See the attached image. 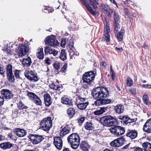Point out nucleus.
<instances>
[{
	"label": "nucleus",
	"mask_w": 151,
	"mask_h": 151,
	"mask_svg": "<svg viewBox=\"0 0 151 151\" xmlns=\"http://www.w3.org/2000/svg\"><path fill=\"white\" fill-rule=\"evenodd\" d=\"M91 94L93 98L96 100L93 104L95 106L105 105L112 102L111 99L107 98L109 96V94L108 90L106 87L101 86L94 88Z\"/></svg>",
	"instance_id": "f257e3e1"
},
{
	"label": "nucleus",
	"mask_w": 151,
	"mask_h": 151,
	"mask_svg": "<svg viewBox=\"0 0 151 151\" xmlns=\"http://www.w3.org/2000/svg\"><path fill=\"white\" fill-rule=\"evenodd\" d=\"M67 140L71 147L73 149H76L80 145V137L77 133H73L68 137Z\"/></svg>",
	"instance_id": "f03ea898"
},
{
	"label": "nucleus",
	"mask_w": 151,
	"mask_h": 151,
	"mask_svg": "<svg viewBox=\"0 0 151 151\" xmlns=\"http://www.w3.org/2000/svg\"><path fill=\"white\" fill-rule=\"evenodd\" d=\"M52 120L49 116L43 118L40 122V128L47 132H49L52 127Z\"/></svg>",
	"instance_id": "7ed1b4c3"
},
{
	"label": "nucleus",
	"mask_w": 151,
	"mask_h": 151,
	"mask_svg": "<svg viewBox=\"0 0 151 151\" xmlns=\"http://www.w3.org/2000/svg\"><path fill=\"white\" fill-rule=\"evenodd\" d=\"M97 75L95 70H91L85 72L82 75V80L83 83L91 84L93 82L95 76Z\"/></svg>",
	"instance_id": "20e7f679"
},
{
	"label": "nucleus",
	"mask_w": 151,
	"mask_h": 151,
	"mask_svg": "<svg viewBox=\"0 0 151 151\" xmlns=\"http://www.w3.org/2000/svg\"><path fill=\"white\" fill-rule=\"evenodd\" d=\"M100 120L103 126L107 127H113L117 122L116 119L110 115L103 116L100 118Z\"/></svg>",
	"instance_id": "39448f33"
},
{
	"label": "nucleus",
	"mask_w": 151,
	"mask_h": 151,
	"mask_svg": "<svg viewBox=\"0 0 151 151\" xmlns=\"http://www.w3.org/2000/svg\"><path fill=\"white\" fill-rule=\"evenodd\" d=\"M29 50V46L27 44L24 42L19 44V47L16 49V52L19 57L26 55Z\"/></svg>",
	"instance_id": "423d86ee"
},
{
	"label": "nucleus",
	"mask_w": 151,
	"mask_h": 151,
	"mask_svg": "<svg viewBox=\"0 0 151 151\" xmlns=\"http://www.w3.org/2000/svg\"><path fill=\"white\" fill-rule=\"evenodd\" d=\"M28 137L33 145H36L40 143L44 139L45 136L38 134H30Z\"/></svg>",
	"instance_id": "0eeeda50"
},
{
	"label": "nucleus",
	"mask_w": 151,
	"mask_h": 151,
	"mask_svg": "<svg viewBox=\"0 0 151 151\" xmlns=\"http://www.w3.org/2000/svg\"><path fill=\"white\" fill-rule=\"evenodd\" d=\"M110 132L115 135H122L124 133L125 129L123 127L114 124L109 129Z\"/></svg>",
	"instance_id": "6e6552de"
},
{
	"label": "nucleus",
	"mask_w": 151,
	"mask_h": 151,
	"mask_svg": "<svg viewBox=\"0 0 151 151\" xmlns=\"http://www.w3.org/2000/svg\"><path fill=\"white\" fill-rule=\"evenodd\" d=\"M45 42L48 45L54 47L58 45L59 44L58 41L56 40L55 36L52 35L46 37Z\"/></svg>",
	"instance_id": "1a4fd4ad"
},
{
	"label": "nucleus",
	"mask_w": 151,
	"mask_h": 151,
	"mask_svg": "<svg viewBox=\"0 0 151 151\" xmlns=\"http://www.w3.org/2000/svg\"><path fill=\"white\" fill-rule=\"evenodd\" d=\"M27 96L29 99L32 101L37 105L41 106L42 102L41 100L38 96L35 93L28 91Z\"/></svg>",
	"instance_id": "9d476101"
},
{
	"label": "nucleus",
	"mask_w": 151,
	"mask_h": 151,
	"mask_svg": "<svg viewBox=\"0 0 151 151\" xmlns=\"http://www.w3.org/2000/svg\"><path fill=\"white\" fill-rule=\"evenodd\" d=\"M1 93L3 99L9 100L13 98L14 94L12 91L7 89H2L1 91Z\"/></svg>",
	"instance_id": "9b49d317"
},
{
	"label": "nucleus",
	"mask_w": 151,
	"mask_h": 151,
	"mask_svg": "<svg viewBox=\"0 0 151 151\" xmlns=\"http://www.w3.org/2000/svg\"><path fill=\"white\" fill-rule=\"evenodd\" d=\"M73 125L70 124L67 125L63 127L59 133V135L61 137L69 133L71 129L73 128Z\"/></svg>",
	"instance_id": "f8f14e48"
},
{
	"label": "nucleus",
	"mask_w": 151,
	"mask_h": 151,
	"mask_svg": "<svg viewBox=\"0 0 151 151\" xmlns=\"http://www.w3.org/2000/svg\"><path fill=\"white\" fill-rule=\"evenodd\" d=\"M61 137L55 136L53 138V143L56 147L58 150H61L63 146V141Z\"/></svg>",
	"instance_id": "ddd939ff"
},
{
	"label": "nucleus",
	"mask_w": 151,
	"mask_h": 151,
	"mask_svg": "<svg viewBox=\"0 0 151 151\" xmlns=\"http://www.w3.org/2000/svg\"><path fill=\"white\" fill-rule=\"evenodd\" d=\"M114 21L113 22L114 23V27L115 30L117 31L118 28H120V25L119 23L120 22V18L119 16L116 11H114Z\"/></svg>",
	"instance_id": "4468645a"
},
{
	"label": "nucleus",
	"mask_w": 151,
	"mask_h": 151,
	"mask_svg": "<svg viewBox=\"0 0 151 151\" xmlns=\"http://www.w3.org/2000/svg\"><path fill=\"white\" fill-rule=\"evenodd\" d=\"M14 133L19 137H23L25 136L27 132L24 129L18 128H16L13 129Z\"/></svg>",
	"instance_id": "2eb2a0df"
},
{
	"label": "nucleus",
	"mask_w": 151,
	"mask_h": 151,
	"mask_svg": "<svg viewBox=\"0 0 151 151\" xmlns=\"http://www.w3.org/2000/svg\"><path fill=\"white\" fill-rule=\"evenodd\" d=\"M111 108V107L110 106L101 107L99 109H97L93 113L95 115H100L109 110Z\"/></svg>",
	"instance_id": "dca6fc26"
},
{
	"label": "nucleus",
	"mask_w": 151,
	"mask_h": 151,
	"mask_svg": "<svg viewBox=\"0 0 151 151\" xmlns=\"http://www.w3.org/2000/svg\"><path fill=\"white\" fill-rule=\"evenodd\" d=\"M119 29V28H118L116 31V30H115L114 27V31L115 36L116 37L118 41L119 42H121L123 40V35L125 32V31L124 29H121L120 32H118Z\"/></svg>",
	"instance_id": "f3484780"
},
{
	"label": "nucleus",
	"mask_w": 151,
	"mask_h": 151,
	"mask_svg": "<svg viewBox=\"0 0 151 151\" xmlns=\"http://www.w3.org/2000/svg\"><path fill=\"white\" fill-rule=\"evenodd\" d=\"M43 98L45 105L46 106H49L52 102V97L48 93H47L44 94Z\"/></svg>",
	"instance_id": "a211bd4d"
},
{
	"label": "nucleus",
	"mask_w": 151,
	"mask_h": 151,
	"mask_svg": "<svg viewBox=\"0 0 151 151\" xmlns=\"http://www.w3.org/2000/svg\"><path fill=\"white\" fill-rule=\"evenodd\" d=\"M14 145L10 142H3L0 144V147L3 150L10 149L13 147Z\"/></svg>",
	"instance_id": "6ab92c4d"
},
{
	"label": "nucleus",
	"mask_w": 151,
	"mask_h": 151,
	"mask_svg": "<svg viewBox=\"0 0 151 151\" xmlns=\"http://www.w3.org/2000/svg\"><path fill=\"white\" fill-rule=\"evenodd\" d=\"M143 129L147 133H151V118L148 119L144 124Z\"/></svg>",
	"instance_id": "aec40b11"
},
{
	"label": "nucleus",
	"mask_w": 151,
	"mask_h": 151,
	"mask_svg": "<svg viewBox=\"0 0 151 151\" xmlns=\"http://www.w3.org/2000/svg\"><path fill=\"white\" fill-rule=\"evenodd\" d=\"M61 103L70 106H73V101L67 95H64L61 99Z\"/></svg>",
	"instance_id": "412c9836"
},
{
	"label": "nucleus",
	"mask_w": 151,
	"mask_h": 151,
	"mask_svg": "<svg viewBox=\"0 0 151 151\" xmlns=\"http://www.w3.org/2000/svg\"><path fill=\"white\" fill-rule=\"evenodd\" d=\"M124 110V106L122 104H118L114 106L113 110L117 114H120L123 113Z\"/></svg>",
	"instance_id": "4be33fe9"
},
{
	"label": "nucleus",
	"mask_w": 151,
	"mask_h": 151,
	"mask_svg": "<svg viewBox=\"0 0 151 151\" xmlns=\"http://www.w3.org/2000/svg\"><path fill=\"white\" fill-rule=\"evenodd\" d=\"M137 132L135 130H130L128 129L126 136L129 137L132 139H133L137 137Z\"/></svg>",
	"instance_id": "5701e85b"
},
{
	"label": "nucleus",
	"mask_w": 151,
	"mask_h": 151,
	"mask_svg": "<svg viewBox=\"0 0 151 151\" xmlns=\"http://www.w3.org/2000/svg\"><path fill=\"white\" fill-rule=\"evenodd\" d=\"M68 117L70 119L73 118L76 114L75 109L73 107L68 108L66 111Z\"/></svg>",
	"instance_id": "b1692460"
},
{
	"label": "nucleus",
	"mask_w": 151,
	"mask_h": 151,
	"mask_svg": "<svg viewBox=\"0 0 151 151\" xmlns=\"http://www.w3.org/2000/svg\"><path fill=\"white\" fill-rule=\"evenodd\" d=\"M81 4L86 7L87 10L93 16L95 15V12L93 10L92 8L86 2V0H83V1L81 2Z\"/></svg>",
	"instance_id": "393cba45"
},
{
	"label": "nucleus",
	"mask_w": 151,
	"mask_h": 151,
	"mask_svg": "<svg viewBox=\"0 0 151 151\" xmlns=\"http://www.w3.org/2000/svg\"><path fill=\"white\" fill-rule=\"evenodd\" d=\"M80 147L81 149L83 151H88L90 148V146L86 141H82L80 144Z\"/></svg>",
	"instance_id": "a878e982"
},
{
	"label": "nucleus",
	"mask_w": 151,
	"mask_h": 151,
	"mask_svg": "<svg viewBox=\"0 0 151 151\" xmlns=\"http://www.w3.org/2000/svg\"><path fill=\"white\" fill-rule=\"evenodd\" d=\"M101 6L104 11L108 13L107 14L108 16H110L113 12V10L112 9L110 8L109 6L106 4H101Z\"/></svg>",
	"instance_id": "bb28decb"
},
{
	"label": "nucleus",
	"mask_w": 151,
	"mask_h": 151,
	"mask_svg": "<svg viewBox=\"0 0 151 151\" xmlns=\"http://www.w3.org/2000/svg\"><path fill=\"white\" fill-rule=\"evenodd\" d=\"M104 19L106 23L105 24H104V33H109L110 32L109 27V21L107 18L105 17Z\"/></svg>",
	"instance_id": "cd10ccee"
},
{
	"label": "nucleus",
	"mask_w": 151,
	"mask_h": 151,
	"mask_svg": "<svg viewBox=\"0 0 151 151\" xmlns=\"http://www.w3.org/2000/svg\"><path fill=\"white\" fill-rule=\"evenodd\" d=\"M45 54H52L54 56H56L58 54V52L55 49L51 48L46 47L45 49Z\"/></svg>",
	"instance_id": "c85d7f7f"
},
{
	"label": "nucleus",
	"mask_w": 151,
	"mask_h": 151,
	"mask_svg": "<svg viewBox=\"0 0 151 151\" xmlns=\"http://www.w3.org/2000/svg\"><path fill=\"white\" fill-rule=\"evenodd\" d=\"M22 62V64L24 66L29 67L32 63L31 59L29 57H28L27 58H23Z\"/></svg>",
	"instance_id": "c756f323"
},
{
	"label": "nucleus",
	"mask_w": 151,
	"mask_h": 151,
	"mask_svg": "<svg viewBox=\"0 0 151 151\" xmlns=\"http://www.w3.org/2000/svg\"><path fill=\"white\" fill-rule=\"evenodd\" d=\"M59 58L63 61H65L67 59V52L65 49H63L61 50Z\"/></svg>",
	"instance_id": "7c9ffc66"
},
{
	"label": "nucleus",
	"mask_w": 151,
	"mask_h": 151,
	"mask_svg": "<svg viewBox=\"0 0 151 151\" xmlns=\"http://www.w3.org/2000/svg\"><path fill=\"white\" fill-rule=\"evenodd\" d=\"M88 104V101H87L81 103H78L76 105L78 109L83 110L85 109Z\"/></svg>",
	"instance_id": "2f4dec72"
},
{
	"label": "nucleus",
	"mask_w": 151,
	"mask_h": 151,
	"mask_svg": "<svg viewBox=\"0 0 151 151\" xmlns=\"http://www.w3.org/2000/svg\"><path fill=\"white\" fill-rule=\"evenodd\" d=\"M7 79L8 81L11 83L15 82V79L13 73L6 74Z\"/></svg>",
	"instance_id": "473e14b6"
},
{
	"label": "nucleus",
	"mask_w": 151,
	"mask_h": 151,
	"mask_svg": "<svg viewBox=\"0 0 151 151\" xmlns=\"http://www.w3.org/2000/svg\"><path fill=\"white\" fill-rule=\"evenodd\" d=\"M145 151H151V144L148 142H145L142 144Z\"/></svg>",
	"instance_id": "72a5a7b5"
},
{
	"label": "nucleus",
	"mask_w": 151,
	"mask_h": 151,
	"mask_svg": "<svg viewBox=\"0 0 151 151\" xmlns=\"http://www.w3.org/2000/svg\"><path fill=\"white\" fill-rule=\"evenodd\" d=\"M13 45H14V44L12 45L11 48L10 47H9L8 45H6L4 47L6 48L4 49V51L7 54L9 55H12L13 54V50L12 49H11V48L13 47Z\"/></svg>",
	"instance_id": "f704fd0d"
},
{
	"label": "nucleus",
	"mask_w": 151,
	"mask_h": 151,
	"mask_svg": "<svg viewBox=\"0 0 151 151\" xmlns=\"http://www.w3.org/2000/svg\"><path fill=\"white\" fill-rule=\"evenodd\" d=\"M50 87L52 89L57 90L58 91H60L61 89L62 88L61 85L55 84V83H52L50 86Z\"/></svg>",
	"instance_id": "c9c22d12"
},
{
	"label": "nucleus",
	"mask_w": 151,
	"mask_h": 151,
	"mask_svg": "<svg viewBox=\"0 0 151 151\" xmlns=\"http://www.w3.org/2000/svg\"><path fill=\"white\" fill-rule=\"evenodd\" d=\"M38 51L37 52L36 56L39 59L42 60L44 57L43 49L42 48H40V49H38Z\"/></svg>",
	"instance_id": "e433bc0d"
},
{
	"label": "nucleus",
	"mask_w": 151,
	"mask_h": 151,
	"mask_svg": "<svg viewBox=\"0 0 151 151\" xmlns=\"http://www.w3.org/2000/svg\"><path fill=\"white\" fill-rule=\"evenodd\" d=\"M30 74H31V77L32 79V81L37 82L40 79V78L37 76V74L34 70H30Z\"/></svg>",
	"instance_id": "4c0bfd02"
},
{
	"label": "nucleus",
	"mask_w": 151,
	"mask_h": 151,
	"mask_svg": "<svg viewBox=\"0 0 151 151\" xmlns=\"http://www.w3.org/2000/svg\"><path fill=\"white\" fill-rule=\"evenodd\" d=\"M17 106L20 110H23L28 109V107L25 106L22 101H20L17 104Z\"/></svg>",
	"instance_id": "58836bf2"
},
{
	"label": "nucleus",
	"mask_w": 151,
	"mask_h": 151,
	"mask_svg": "<svg viewBox=\"0 0 151 151\" xmlns=\"http://www.w3.org/2000/svg\"><path fill=\"white\" fill-rule=\"evenodd\" d=\"M142 100L145 104L148 106L151 104V102L149 100L148 96L145 94H144L143 96Z\"/></svg>",
	"instance_id": "ea45409f"
},
{
	"label": "nucleus",
	"mask_w": 151,
	"mask_h": 151,
	"mask_svg": "<svg viewBox=\"0 0 151 151\" xmlns=\"http://www.w3.org/2000/svg\"><path fill=\"white\" fill-rule=\"evenodd\" d=\"M76 104H77L78 103H81L85 102L86 100V98H82L80 95L77 96L76 99Z\"/></svg>",
	"instance_id": "a19ab883"
},
{
	"label": "nucleus",
	"mask_w": 151,
	"mask_h": 151,
	"mask_svg": "<svg viewBox=\"0 0 151 151\" xmlns=\"http://www.w3.org/2000/svg\"><path fill=\"white\" fill-rule=\"evenodd\" d=\"M87 0L86 2H88L90 5L93 6V9H95L97 8L96 4H98V0Z\"/></svg>",
	"instance_id": "79ce46f5"
},
{
	"label": "nucleus",
	"mask_w": 151,
	"mask_h": 151,
	"mask_svg": "<svg viewBox=\"0 0 151 151\" xmlns=\"http://www.w3.org/2000/svg\"><path fill=\"white\" fill-rule=\"evenodd\" d=\"M92 122H86L84 124L85 128L88 130H91L93 129Z\"/></svg>",
	"instance_id": "37998d69"
},
{
	"label": "nucleus",
	"mask_w": 151,
	"mask_h": 151,
	"mask_svg": "<svg viewBox=\"0 0 151 151\" xmlns=\"http://www.w3.org/2000/svg\"><path fill=\"white\" fill-rule=\"evenodd\" d=\"M6 74L13 73V66L10 64L7 65L6 67Z\"/></svg>",
	"instance_id": "c03bdc74"
},
{
	"label": "nucleus",
	"mask_w": 151,
	"mask_h": 151,
	"mask_svg": "<svg viewBox=\"0 0 151 151\" xmlns=\"http://www.w3.org/2000/svg\"><path fill=\"white\" fill-rule=\"evenodd\" d=\"M104 34L103 35L102 37V40L105 41L107 43L110 42V35L109 34V33H104Z\"/></svg>",
	"instance_id": "a18cd8bd"
},
{
	"label": "nucleus",
	"mask_w": 151,
	"mask_h": 151,
	"mask_svg": "<svg viewBox=\"0 0 151 151\" xmlns=\"http://www.w3.org/2000/svg\"><path fill=\"white\" fill-rule=\"evenodd\" d=\"M24 76L25 77L30 81H32V78L31 77V74H30V70H27L25 71Z\"/></svg>",
	"instance_id": "49530a36"
},
{
	"label": "nucleus",
	"mask_w": 151,
	"mask_h": 151,
	"mask_svg": "<svg viewBox=\"0 0 151 151\" xmlns=\"http://www.w3.org/2000/svg\"><path fill=\"white\" fill-rule=\"evenodd\" d=\"M19 109H15L12 110V114H14L16 116H17L19 113L24 114L25 112L22 111H19Z\"/></svg>",
	"instance_id": "de8ad7c7"
},
{
	"label": "nucleus",
	"mask_w": 151,
	"mask_h": 151,
	"mask_svg": "<svg viewBox=\"0 0 151 151\" xmlns=\"http://www.w3.org/2000/svg\"><path fill=\"white\" fill-rule=\"evenodd\" d=\"M117 141L118 142V144L119 145V146H120L123 145L125 141V138L123 137H121L118 138L116 139Z\"/></svg>",
	"instance_id": "09e8293b"
},
{
	"label": "nucleus",
	"mask_w": 151,
	"mask_h": 151,
	"mask_svg": "<svg viewBox=\"0 0 151 151\" xmlns=\"http://www.w3.org/2000/svg\"><path fill=\"white\" fill-rule=\"evenodd\" d=\"M118 142L116 139H115L110 143V145L111 146L114 147H119L120 146H119Z\"/></svg>",
	"instance_id": "8fccbe9b"
},
{
	"label": "nucleus",
	"mask_w": 151,
	"mask_h": 151,
	"mask_svg": "<svg viewBox=\"0 0 151 151\" xmlns=\"http://www.w3.org/2000/svg\"><path fill=\"white\" fill-rule=\"evenodd\" d=\"M133 84L132 80L129 77L127 78L126 81V84L127 86L130 87Z\"/></svg>",
	"instance_id": "3c124183"
},
{
	"label": "nucleus",
	"mask_w": 151,
	"mask_h": 151,
	"mask_svg": "<svg viewBox=\"0 0 151 151\" xmlns=\"http://www.w3.org/2000/svg\"><path fill=\"white\" fill-rule=\"evenodd\" d=\"M110 74L112 80L114 81L115 80V73L112 69V66L111 65L110 67Z\"/></svg>",
	"instance_id": "603ef678"
},
{
	"label": "nucleus",
	"mask_w": 151,
	"mask_h": 151,
	"mask_svg": "<svg viewBox=\"0 0 151 151\" xmlns=\"http://www.w3.org/2000/svg\"><path fill=\"white\" fill-rule=\"evenodd\" d=\"M54 68L56 70H58L60 67V63L57 61H55L52 64Z\"/></svg>",
	"instance_id": "864d4df0"
},
{
	"label": "nucleus",
	"mask_w": 151,
	"mask_h": 151,
	"mask_svg": "<svg viewBox=\"0 0 151 151\" xmlns=\"http://www.w3.org/2000/svg\"><path fill=\"white\" fill-rule=\"evenodd\" d=\"M20 70H15L14 71V77L18 79L20 78L19 76Z\"/></svg>",
	"instance_id": "5fc2aeb1"
},
{
	"label": "nucleus",
	"mask_w": 151,
	"mask_h": 151,
	"mask_svg": "<svg viewBox=\"0 0 151 151\" xmlns=\"http://www.w3.org/2000/svg\"><path fill=\"white\" fill-rule=\"evenodd\" d=\"M85 117H79L77 119L78 122V123L79 125L81 126L82 124L84 122L85 120Z\"/></svg>",
	"instance_id": "6e6d98bb"
},
{
	"label": "nucleus",
	"mask_w": 151,
	"mask_h": 151,
	"mask_svg": "<svg viewBox=\"0 0 151 151\" xmlns=\"http://www.w3.org/2000/svg\"><path fill=\"white\" fill-rule=\"evenodd\" d=\"M129 90L130 93L133 96H135L136 95L137 92L136 89L135 88H131L129 89Z\"/></svg>",
	"instance_id": "4d7b16f0"
},
{
	"label": "nucleus",
	"mask_w": 151,
	"mask_h": 151,
	"mask_svg": "<svg viewBox=\"0 0 151 151\" xmlns=\"http://www.w3.org/2000/svg\"><path fill=\"white\" fill-rule=\"evenodd\" d=\"M0 64V74H1L3 77H4V74L5 71L3 68L1 66Z\"/></svg>",
	"instance_id": "13d9d810"
},
{
	"label": "nucleus",
	"mask_w": 151,
	"mask_h": 151,
	"mask_svg": "<svg viewBox=\"0 0 151 151\" xmlns=\"http://www.w3.org/2000/svg\"><path fill=\"white\" fill-rule=\"evenodd\" d=\"M135 120L134 119H130L129 117V119H128L127 121H126L125 123V124H127L128 123H131L133 122H135Z\"/></svg>",
	"instance_id": "bf43d9fd"
},
{
	"label": "nucleus",
	"mask_w": 151,
	"mask_h": 151,
	"mask_svg": "<svg viewBox=\"0 0 151 151\" xmlns=\"http://www.w3.org/2000/svg\"><path fill=\"white\" fill-rule=\"evenodd\" d=\"M67 67V63H65L63 67L62 68L60 71L61 72L65 73L66 70V69Z\"/></svg>",
	"instance_id": "052dcab7"
},
{
	"label": "nucleus",
	"mask_w": 151,
	"mask_h": 151,
	"mask_svg": "<svg viewBox=\"0 0 151 151\" xmlns=\"http://www.w3.org/2000/svg\"><path fill=\"white\" fill-rule=\"evenodd\" d=\"M74 42L73 41H70L68 44V47L69 49L72 50L73 48V47Z\"/></svg>",
	"instance_id": "680f3d73"
},
{
	"label": "nucleus",
	"mask_w": 151,
	"mask_h": 151,
	"mask_svg": "<svg viewBox=\"0 0 151 151\" xmlns=\"http://www.w3.org/2000/svg\"><path fill=\"white\" fill-rule=\"evenodd\" d=\"M124 12L126 16L129 17L130 15L129 12L127 8H126L124 9Z\"/></svg>",
	"instance_id": "e2e57ef3"
},
{
	"label": "nucleus",
	"mask_w": 151,
	"mask_h": 151,
	"mask_svg": "<svg viewBox=\"0 0 151 151\" xmlns=\"http://www.w3.org/2000/svg\"><path fill=\"white\" fill-rule=\"evenodd\" d=\"M142 87L145 88L151 89V85L150 84H143L142 85Z\"/></svg>",
	"instance_id": "0e129e2a"
},
{
	"label": "nucleus",
	"mask_w": 151,
	"mask_h": 151,
	"mask_svg": "<svg viewBox=\"0 0 151 151\" xmlns=\"http://www.w3.org/2000/svg\"><path fill=\"white\" fill-rule=\"evenodd\" d=\"M66 44V40L64 38H62L61 40V42L60 43L61 45L63 47Z\"/></svg>",
	"instance_id": "69168bd1"
},
{
	"label": "nucleus",
	"mask_w": 151,
	"mask_h": 151,
	"mask_svg": "<svg viewBox=\"0 0 151 151\" xmlns=\"http://www.w3.org/2000/svg\"><path fill=\"white\" fill-rule=\"evenodd\" d=\"M70 55L72 57H74V55L77 56L78 55L77 53H76L75 51H73L72 50H71V49H70Z\"/></svg>",
	"instance_id": "338daca9"
},
{
	"label": "nucleus",
	"mask_w": 151,
	"mask_h": 151,
	"mask_svg": "<svg viewBox=\"0 0 151 151\" xmlns=\"http://www.w3.org/2000/svg\"><path fill=\"white\" fill-rule=\"evenodd\" d=\"M45 63L47 65H50L51 64L50 60L48 58H47L45 60Z\"/></svg>",
	"instance_id": "774afa93"
}]
</instances>
